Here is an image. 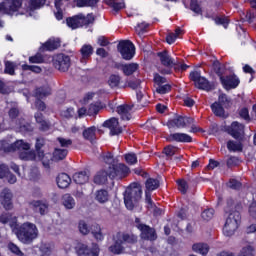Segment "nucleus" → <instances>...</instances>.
Segmentation results:
<instances>
[{
    "label": "nucleus",
    "instance_id": "1",
    "mask_svg": "<svg viewBox=\"0 0 256 256\" xmlns=\"http://www.w3.org/2000/svg\"><path fill=\"white\" fill-rule=\"evenodd\" d=\"M47 0H29L23 8L21 0H11L6 4H0V13L6 15H27L33 17V11L41 9Z\"/></svg>",
    "mask_w": 256,
    "mask_h": 256
},
{
    "label": "nucleus",
    "instance_id": "2",
    "mask_svg": "<svg viewBox=\"0 0 256 256\" xmlns=\"http://www.w3.org/2000/svg\"><path fill=\"white\" fill-rule=\"evenodd\" d=\"M29 149H31V144L23 140H17L12 144H9L7 140L0 141V151H3L4 153L19 151V158L22 161H33L36 159L35 152L30 151Z\"/></svg>",
    "mask_w": 256,
    "mask_h": 256
},
{
    "label": "nucleus",
    "instance_id": "3",
    "mask_svg": "<svg viewBox=\"0 0 256 256\" xmlns=\"http://www.w3.org/2000/svg\"><path fill=\"white\" fill-rule=\"evenodd\" d=\"M129 173V167L125 164H120L117 167H107L106 169L98 172L94 177V183L97 185H103L107 183V177L115 179V177H125Z\"/></svg>",
    "mask_w": 256,
    "mask_h": 256
},
{
    "label": "nucleus",
    "instance_id": "4",
    "mask_svg": "<svg viewBox=\"0 0 256 256\" xmlns=\"http://www.w3.org/2000/svg\"><path fill=\"white\" fill-rule=\"evenodd\" d=\"M14 233L21 243H32L39 237V229L37 228V225L31 222H25L22 225L17 226Z\"/></svg>",
    "mask_w": 256,
    "mask_h": 256
},
{
    "label": "nucleus",
    "instance_id": "5",
    "mask_svg": "<svg viewBox=\"0 0 256 256\" xmlns=\"http://www.w3.org/2000/svg\"><path fill=\"white\" fill-rule=\"evenodd\" d=\"M241 225V214L235 209H226V221L223 227L225 237H233Z\"/></svg>",
    "mask_w": 256,
    "mask_h": 256
},
{
    "label": "nucleus",
    "instance_id": "6",
    "mask_svg": "<svg viewBox=\"0 0 256 256\" xmlns=\"http://www.w3.org/2000/svg\"><path fill=\"white\" fill-rule=\"evenodd\" d=\"M113 241L114 244L109 246L108 251L110 253H113V255H121L123 253L124 243H136L137 242V236L133 234H125L123 232H117L113 235Z\"/></svg>",
    "mask_w": 256,
    "mask_h": 256
},
{
    "label": "nucleus",
    "instance_id": "7",
    "mask_svg": "<svg viewBox=\"0 0 256 256\" xmlns=\"http://www.w3.org/2000/svg\"><path fill=\"white\" fill-rule=\"evenodd\" d=\"M169 129H183L185 127H191L190 133H199L201 128L195 123V119L187 116H176L173 119L169 120L167 123Z\"/></svg>",
    "mask_w": 256,
    "mask_h": 256
},
{
    "label": "nucleus",
    "instance_id": "8",
    "mask_svg": "<svg viewBox=\"0 0 256 256\" xmlns=\"http://www.w3.org/2000/svg\"><path fill=\"white\" fill-rule=\"evenodd\" d=\"M142 195L143 190L141 189V185L137 183L131 184L124 193V203L126 208L129 209V211H132Z\"/></svg>",
    "mask_w": 256,
    "mask_h": 256
},
{
    "label": "nucleus",
    "instance_id": "9",
    "mask_svg": "<svg viewBox=\"0 0 256 256\" xmlns=\"http://www.w3.org/2000/svg\"><path fill=\"white\" fill-rule=\"evenodd\" d=\"M75 253L77 256H99L101 253V248L97 243H92L89 245L83 242H79L75 246Z\"/></svg>",
    "mask_w": 256,
    "mask_h": 256
},
{
    "label": "nucleus",
    "instance_id": "10",
    "mask_svg": "<svg viewBox=\"0 0 256 256\" xmlns=\"http://www.w3.org/2000/svg\"><path fill=\"white\" fill-rule=\"evenodd\" d=\"M94 18L91 14L87 16H83V14H79L72 18H68L66 23L70 29H79V27H83V25H91L93 23Z\"/></svg>",
    "mask_w": 256,
    "mask_h": 256
},
{
    "label": "nucleus",
    "instance_id": "11",
    "mask_svg": "<svg viewBox=\"0 0 256 256\" xmlns=\"http://www.w3.org/2000/svg\"><path fill=\"white\" fill-rule=\"evenodd\" d=\"M190 79L191 81H194L195 87H197V89H202L203 91H211V89L215 87V85L209 82L207 78L201 76V72L199 71L190 73Z\"/></svg>",
    "mask_w": 256,
    "mask_h": 256
},
{
    "label": "nucleus",
    "instance_id": "12",
    "mask_svg": "<svg viewBox=\"0 0 256 256\" xmlns=\"http://www.w3.org/2000/svg\"><path fill=\"white\" fill-rule=\"evenodd\" d=\"M118 51L123 59L129 61L135 56V45L129 40L121 41L118 44Z\"/></svg>",
    "mask_w": 256,
    "mask_h": 256
},
{
    "label": "nucleus",
    "instance_id": "13",
    "mask_svg": "<svg viewBox=\"0 0 256 256\" xmlns=\"http://www.w3.org/2000/svg\"><path fill=\"white\" fill-rule=\"evenodd\" d=\"M135 223L137 229L141 232L140 237L142 239H146L147 241H155V239H157V234L153 228L141 223L139 218H136Z\"/></svg>",
    "mask_w": 256,
    "mask_h": 256
},
{
    "label": "nucleus",
    "instance_id": "14",
    "mask_svg": "<svg viewBox=\"0 0 256 256\" xmlns=\"http://www.w3.org/2000/svg\"><path fill=\"white\" fill-rule=\"evenodd\" d=\"M53 65L55 69L65 73V71H69V67H71V58L65 54H58L53 58Z\"/></svg>",
    "mask_w": 256,
    "mask_h": 256
},
{
    "label": "nucleus",
    "instance_id": "15",
    "mask_svg": "<svg viewBox=\"0 0 256 256\" xmlns=\"http://www.w3.org/2000/svg\"><path fill=\"white\" fill-rule=\"evenodd\" d=\"M0 203L6 211L13 209V192L4 188L0 193Z\"/></svg>",
    "mask_w": 256,
    "mask_h": 256
},
{
    "label": "nucleus",
    "instance_id": "16",
    "mask_svg": "<svg viewBox=\"0 0 256 256\" xmlns=\"http://www.w3.org/2000/svg\"><path fill=\"white\" fill-rule=\"evenodd\" d=\"M145 185H146V191H145L146 203L147 205H152L151 191H155V189H159V180L149 178L146 181Z\"/></svg>",
    "mask_w": 256,
    "mask_h": 256
},
{
    "label": "nucleus",
    "instance_id": "17",
    "mask_svg": "<svg viewBox=\"0 0 256 256\" xmlns=\"http://www.w3.org/2000/svg\"><path fill=\"white\" fill-rule=\"evenodd\" d=\"M220 81L224 87V89H235L239 86V78L235 75L230 76H220Z\"/></svg>",
    "mask_w": 256,
    "mask_h": 256
},
{
    "label": "nucleus",
    "instance_id": "18",
    "mask_svg": "<svg viewBox=\"0 0 256 256\" xmlns=\"http://www.w3.org/2000/svg\"><path fill=\"white\" fill-rule=\"evenodd\" d=\"M103 127L110 130V135H119L123 132V128L119 126V120L117 118H110L103 123Z\"/></svg>",
    "mask_w": 256,
    "mask_h": 256
},
{
    "label": "nucleus",
    "instance_id": "19",
    "mask_svg": "<svg viewBox=\"0 0 256 256\" xmlns=\"http://www.w3.org/2000/svg\"><path fill=\"white\" fill-rule=\"evenodd\" d=\"M158 57L160 59V62L164 65V67H173L175 65H179V60L171 57L169 55V52L164 51V52H159Z\"/></svg>",
    "mask_w": 256,
    "mask_h": 256
},
{
    "label": "nucleus",
    "instance_id": "20",
    "mask_svg": "<svg viewBox=\"0 0 256 256\" xmlns=\"http://www.w3.org/2000/svg\"><path fill=\"white\" fill-rule=\"evenodd\" d=\"M0 223L2 225H9L11 227L13 233H15V230L17 229V217L11 215V213H2L0 215Z\"/></svg>",
    "mask_w": 256,
    "mask_h": 256
},
{
    "label": "nucleus",
    "instance_id": "21",
    "mask_svg": "<svg viewBox=\"0 0 256 256\" xmlns=\"http://www.w3.org/2000/svg\"><path fill=\"white\" fill-rule=\"evenodd\" d=\"M43 139H37L36 140V151H38L37 158L42 161L44 167H49V161H51V154H45L39 149L43 147Z\"/></svg>",
    "mask_w": 256,
    "mask_h": 256
},
{
    "label": "nucleus",
    "instance_id": "22",
    "mask_svg": "<svg viewBox=\"0 0 256 256\" xmlns=\"http://www.w3.org/2000/svg\"><path fill=\"white\" fill-rule=\"evenodd\" d=\"M244 129L245 127L243 126V124H239L238 122H233L231 126L226 129V131L229 133V135L234 137V139H239V137L243 135Z\"/></svg>",
    "mask_w": 256,
    "mask_h": 256
},
{
    "label": "nucleus",
    "instance_id": "23",
    "mask_svg": "<svg viewBox=\"0 0 256 256\" xmlns=\"http://www.w3.org/2000/svg\"><path fill=\"white\" fill-rule=\"evenodd\" d=\"M30 205L33 209L39 211L40 215H47L49 213V203L45 200H33Z\"/></svg>",
    "mask_w": 256,
    "mask_h": 256
},
{
    "label": "nucleus",
    "instance_id": "24",
    "mask_svg": "<svg viewBox=\"0 0 256 256\" xmlns=\"http://www.w3.org/2000/svg\"><path fill=\"white\" fill-rule=\"evenodd\" d=\"M61 204L67 211H71L74 207H76L77 202L75 201V198L71 196V194H64L61 198Z\"/></svg>",
    "mask_w": 256,
    "mask_h": 256
},
{
    "label": "nucleus",
    "instance_id": "25",
    "mask_svg": "<svg viewBox=\"0 0 256 256\" xmlns=\"http://www.w3.org/2000/svg\"><path fill=\"white\" fill-rule=\"evenodd\" d=\"M56 183L60 189H67L71 185V177L65 173H61L56 178Z\"/></svg>",
    "mask_w": 256,
    "mask_h": 256
},
{
    "label": "nucleus",
    "instance_id": "26",
    "mask_svg": "<svg viewBox=\"0 0 256 256\" xmlns=\"http://www.w3.org/2000/svg\"><path fill=\"white\" fill-rule=\"evenodd\" d=\"M170 141H177L178 143H191L192 138L185 133H173L169 136Z\"/></svg>",
    "mask_w": 256,
    "mask_h": 256
},
{
    "label": "nucleus",
    "instance_id": "27",
    "mask_svg": "<svg viewBox=\"0 0 256 256\" xmlns=\"http://www.w3.org/2000/svg\"><path fill=\"white\" fill-rule=\"evenodd\" d=\"M58 47H61V41L59 38H51L45 44H43L42 50L55 51V49H58Z\"/></svg>",
    "mask_w": 256,
    "mask_h": 256
},
{
    "label": "nucleus",
    "instance_id": "28",
    "mask_svg": "<svg viewBox=\"0 0 256 256\" xmlns=\"http://www.w3.org/2000/svg\"><path fill=\"white\" fill-rule=\"evenodd\" d=\"M117 113L123 121H129V119H131V106L120 105L117 107Z\"/></svg>",
    "mask_w": 256,
    "mask_h": 256
},
{
    "label": "nucleus",
    "instance_id": "29",
    "mask_svg": "<svg viewBox=\"0 0 256 256\" xmlns=\"http://www.w3.org/2000/svg\"><path fill=\"white\" fill-rule=\"evenodd\" d=\"M121 71L124 73V75H133V73H136L139 69V64L137 63H129V64H122L120 67Z\"/></svg>",
    "mask_w": 256,
    "mask_h": 256
},
{
    "label": "nucleus",
    "instance_id": "30",
    "mask_svg": "<svg viewBox=\"0 0 256 256\" xmlns=\"http://www.w3.org/2000/svg\"><path fill=\"white\" fill-rule=\"evenodd\" d=\"M73 180L78 184V185H83L89 181V172L87 171H81V172H76L73 175Z\"/></svg>",
    "mask_w": 256,
    "mask_h": 256
},
{
    "label": "nucleus",
    "instance_id": "31",
    "mask_svg": "<svg viewBox=\"0 0 256 256\" xmlns=\"http://www.w3.org/2000/svg\"><path fill=\"white\" fill-rule=\"evenodd\" d=\"M192 251H194V253H199L200 255H207V253H209V245L205 243H195L192 246Z\"/></svg>",
    "mask_w": 256,
    "mask_h": 256
},
{
    "label": "nucleus",
    "instance_id": "32",
    "mask_svg": "<svg viewBox=\"0 0 256 256\" xmlns=\"http://www.w3.org/2000/svg\"><path fill=\"white\" fill-rule=\"evenodd\" d=\"M95 199L98 203H107L109 201V192L107 190H98L95 193Z\"/></svg>",
    "mask_w": 256,
    "mask_h": 256
},
{
    "label": "nucleus",
    "instance_id": "33",
    "mask_svg": "<svg viewBox=\"0 0 256 256\" xmlns=\"http://www.w3.org/2000/svg\"><path fill=\"white\" fill-rule=\"evenodd\" d=\"M97 131V128L95 127H89L83 131V137L86 139V141H90V143H93L95 141V133Z\"/></svg>",
    "mask_w": 256,
    "mask_h": 256
},
{
    "label": "nucleus",
    "instance_id": "34",
    "mask_svg": "<svg viewBox=\"0 0 256 256\" xmlns=\"http://www.w3.org/2000/svg\"><path fill=\"white\" fill-rule=\"evenodd\" d=\"M108 85L111 87V89H117V87H120L121 85V76L117 74L110 75L108 79Z\"/></svg>",
    "mask_w": 256,
    "mask_h": 256
},
{
    "label": "nucleus",
    "instance_id": "35",
    "mask_svg": "<svg viewBox=\"0 0 256 256\" xmlns=\"http://www.w3.org/2000/svg\"><path fill=\"white\" fill-rule=\"evenodd\" d=\"M67 153H69V151L66 148H56L54 150L53 157L55 161H62V159L67 157Z\"/></svg>",
    "mask_w": 256,
    "mask_h": 256
},
{
    "label": "nucleus",
    "instance_id": "36",
    "mask_svg": "<svg viewBox=\"0 0 256 256\" xmlns=\"http://www.w3.org/2000/svg\"><path fill=\"white\" fill-rule=\"evenodd\" d=\"M238 256H255V248L251 244L242 247Z\"/></svg>",
    "mask_w": 256,
    "mask_h": 256
},
{
    "label": "nucleus",
    "instance_id": "37",
    "mask_svg": "<svg viewBox=\"0 0 256 256\" xmlns=\"http://www.w3.org/2000/svg\"><path fill=\"white\" fill-rule=\"evenodd\" d=\"M81 55H82V63H84L85 59H89V57H91V55H93V46L84 45L81 48Z\"/></svg>",
    "mask_w": 256,
    "mask_h": 256
},
{
    "label": "nucleus",
    "instance_id": "38",
    "mask_svg": "<svg viewBox=\"0 0 256 256\" xmlns=\"http://www.w3.org/2000/svg\"><path fill=\"white\" fill-rule=\"evenodd\" d=\"M183 35V30H181V28H176L175 33H170L167 37H166V41L169 45H173V43H175V41H177V38Z\"/></svg>",
    "mask_w": 256,
    "mask_h": 256
},
{
    "label": "nucleus",
    "instance_id": "39",
    "mask_svg": "<svg viewBox=\"0 0 256 256\" xmlns=\"http://www.w3.org/2000/svg\"><path fill=\"white\" fill-rule=\"evenodd\" d=\"M67 1L69 0H55V7L57 9L55 17L58 21H61V19H63V11L61 10V7H63L64 3Z\"/></svg>",
    "mask_w": 256,
    "mask_h": 256
},
{
    "label": "nucleus",
    "instance_id": "40",
    "mask_svg": "<svg viewBox=\"0 0 256 256\" xmlns=\"http://www.w3.org/2000/svg\"><path fill=\"white\" fill-rule=\"evenodd\" d=\"M49 95H51V88L49 86L36 89V97L38 99H43V97H47Z\"/></svg>",
    "mask_w": 256,
    "mask_h": 256
},
{
    "label": "nucleus",
    "instance_id": "41",
    "mask_svg": "<svg viewBox=\"0 0 256 256\" xmlns=\"http://www.w3.org/2000/svg\"><path fill=\"white\" fill-rule=\"evenodd\" d=\"M39 251L42 256H49L51 253H53V246L49 243H42L40 245Z\"/></svg>",
    "mask_w": 256,
    "mask_h": 256
},
{
    "label": "nucleus",
    "instance_id": "42",
    "mask_svg": "<svg viewBox=\"0 0 256 256\" xmlns=\"http://www.w3.org/2000/svg\"><path fill=\"white\" fill-rule=\"evenodd\" d=\"M223 104H219V102H215L211 105V109L214 114H216L218 117H223L225 115V110L223 109Z\"/></svg>",
    "mask_w": 256,
    "mask_h": 256
},
{
    "label": "nucleus",
    "instance_id": "43",
    "mask_svg": "<svg viewBox=\"0 0 256 256\" xmlns=\"http://www.w3.org/2000/svg\"><path fill=\"white\" fill-rule=\"evenodd\" d=\"M103 161L107 163V165H109L108 167H119L120 164H117V161L115 160V158H113V155L111 153H107L106 155L103 156Z\"/></svg>",
    "mask_w": 256,
    "mask_h": 256
},
{
    "label": "nucleus",
    "instance_id": "44",
    "mask_svg": "<svg viewBox=\"0 0 256 256\" xmlns=\"http://www.w3.org/2000/svg\"><path fill=\"white\" fill-rule=\"evenodd\" d=\"M227 148L230 151H233L234 153H237L239 151H243V145L240 142H235V141H229L227 143Z\"/></svg>",
    "mask_w": 256,
    "mask_h": 256
},
{
    "label": "nucleus",
    "instance_id": "45",
    "mask_svg": "<svg viewBox=\"0 0 256 256\" xmlns=\"http://www.w3.org/2000/svg\"><path fill=\"white\" fill-rule=\"evenodd\" d=\"M92 235L97 241H103V239H105V236H103V232H101V226L99 225H94L92 227Z\"/></svg>",
    "mask_w": 256,
    "mask_h": 256
},
{
    "label": "nucleus",
    "instance_id": "46",
    "mask_svg": "<svg viewBox=\"0 0 256 256\" xmlns=\"http://www.w3.org/2000/svg\"><path fill=\"white\" fill-rule=\"evenodd\" d=\"M21 133H25L27 131H31V124L26 123L25 120H19L15 126Z\"/></svg>",
    "mask_w": 256,
    "mask_h": 256
},
{
    "label": "nucleus",
    "instance_id": "47",
    "mask_svg": "<svg viewBox=\"0 0 256 256\" xmlns=\"http://www.w3.org/2000/svg\"><path fill=\"white\" fill-rule=\"evenodd\" d=\"M96 0H74L76 7H95Z\"/></svg>",
    "mask_w": 256,
    "mask_h": 256
},
{
    "label": "nucleus",
    "instance_id": "48",
    "mask_svg": "<svg viewBox=\"0 0 256 256\" xmlns=\"http://www.w3.org/2000/svg\"><path fill=\"white\" fill-rule=\"evenodd\" d=\"M35 119H36L37 123H40L41 129L43 131H47V129H49V122H47L43 119V114H41V113L35 114Z\"/></svg>",
    "mask_w": 256,
    "mask_h": 256
},
{
    "label": "nucleus",
    "instance_id": "49",
    "mask_svg": "<svg viewBox=\"0 0 256 256\" xmlns=\"http://www.w3.org/2000/svg\"><path fill=\"white\" fill-rule=\"evenodd\" d=\"M215 216V210H213V209H206V210H204L203 212H202V215H201V217H202V219L204 220V221H211V219L213 218Z\"/></svg>",
    "mask_w": 256,
    "mask_h": 256
},
{
    "label": "nucleus",
    "instance_id": "50",
    "mask_svg": "<svg viewBox=\"0 0 256 256\" xmlns=\"http://www.w3.org/2000/svg\"><path fill=\"white\" fill-rule=\"evenodd\" d=\"M57 141H58V145H60V147H63L64 149H67V147H70V145H73V141L71 139L59 137L57 138Z\"/></svg>",
    "mask_w": 256,
    "mask_h": 256
},
{
    "label": "nucleus",
    "instance_id": "51",
    "mask_svg": "<svg viewBox=\"0 0 256 256\" xmlns=\"http://www.w3.org/2000/svg\"><path fill=\"white\" fill-rule=\"evenodd\" d=\"M156 91L160 95H165V93H169V91H171V85H169V84H160L159 86H157Z\"/></svg>",
    "mask_w": 256,
    "mask_h": 256
},
{
    "label": "nucleus",
    "instance_id": "52",
    "mask_svg": "<svg viewBox=\"0 0 256 256\" xmlns=\"http://www.w3.org/2000/svg\"><path fill=\"white\" fill-rule=\"evenodd\" d=\"M60 115L64 119H71L75 115V110L73 108H66L60 112Z\"/></svg>",
    "mask_w": 256,
    "mask_h": 256
},
{
    "label": "nucleus",
    "instance_id": "53",
    "mask_svg": "<svg viewBox=\"0 0 256 256\" xmlns=\"http://www.w3.org/2000/svg\"><path fill=\"white\" fill-rule=\"evenodd\" d=\"M190 9L194 13H197V15H201V13H202L201 6L197 2V0H191V2H190Z\"/></svg>",
    "mask_w": 256,
    "mask_h": 256
},
{
    "label": "nucleus",
    "instance_id": "54",
    "mask_svg": "<svg viewBox=\"0 0 256 256\" xmlns=\"http://www.w3.org/2000/svg\"><path fill=\"white\" fill-rule=\"evenodd\" d=\"M8 249H9V251H11V253H14V255H18V256H24L25 255V254H23L21 249L18 248L17 245H15L11 242L8 244Z\"/></svg>",
    "mask_w": 256,
    "mask_h": 256
},
{
    "label": "nucleus",
    "instance_id": "55",
    "mask_svg": "<svg viewBox=\"0 0 256 256\" xmlns=\"http://www.w3.org/2000/svg\"><path fill=\"white\" fill-rule=\"evenodd\" d=\"M23 71H32V73H41V67L35 65H22Z\"/></svg>",
    "mask_w": 256,
    "mask_h": 256
},
{
    "label": "nucleus",
    "instance_id": "56",
    "mask_svg": "<svg viewBox=\"0 0 256 256\" xmlns=\"http://www.w3.org/2000/svg\"><path fill=\"white\" fill-rule=\"evenodd\" d=\"M147 27H149V24L145 22L139 23L136 26V33L141 37V35L147 31Z\"/></svg>",
    "mask_w": 256,
    "mask_h": 256
},
{
    "label": "nucleus",
    "instance_id": "57",
    "mask_svg": "<svg viewBox=\"0 0 256 256\" xmlns=\"http://www.w3.org/2000/svg\"><path fill=\"white\" fill-rule=\"evenodd\" d=\"M125 161L128 165H135V163H137V155L134 153H128L125 155Z\"/></svg>",
    "mask_w": 256,
    "mask_h": 256
},
{
    "label": "nucleus",
    "instance_id": "58",
    "mask_svg": "<svg viewBox=\"0 0 256 256\" xmlns=\"http://www.w3.org/2000/svg\"><path fill=\"white\" fill-rule=\"evenodd\" d=\"M5 73H8V75H15V63L10 61L6 62Z\"/></svg>",
    "mask_w": 256,
    "mask_h": 256
},
{
    "label": "nucleus",
    "instance_id": "59",
    "mask_svg": "<svg viewBox=\"0 0 256 256\" xmlns=\"http://www.w3.org/2000/svg\"><path fill=\"white\" fill-rule=\"evenodd\" d=\"M177 151H179V149H177L175 146H167L164 148V153L167 155V157H173Z\"/></svg>",
    "mask_w": 256,
    "mask_h": 256
},
{
    "label": "nucleus",
    "instance_id": "60",
    "mask_svg": "<svg viewBox=\"0 0 256 256\" xmlns=\"http://www.w3.org/2000/svg\"><path fill=\"white\" fill-rule=\"evenodd\" d=\"M127 83L131 89H136L137 91L141 89V80H129Z\"/></svg>",
    "mask_w": 256,
    "mask_h": 256
},
{
    "label": "nucleus",
    "instance_id": "61",
    "mask_svg": "<svg viewBox=\"0 0 256 256\" xmlns=\"http://www.w3.org/2000/svg\"><path fill=\"white\" fill-rule=\"evenodd\" d=\"M78 227L82 235H87L89 233V226L87 225V223H85V221H80Z\"/></svg>",
    "mask_w": 256,
    "mask_h": 256
},
{
    "label": "nucleus",
    "instance_id": "62",
    "mask_svg": "<svg viewBox=\"0 0 256 256\" xmlns=\"http://www.w3.org/2000/svg\"><path fill=\"white\" fill-rule=\"evenodd\" d=\"M239 163H241V160L238 157H235V156H231L227 160L228 167H235V166L239 165Z\"/></svg>",
    "mask_w": 256,
    "mask_h": 256
},
{
    "label": "nucleus",
    "instance_id": "63",
    "mask_svg": "<svg viewBox=\"0 0 256 256\" xmlns=\"http://www.w3.org/2000/svg\"><path fill=\"white\" fill-rule=\"evenodd\" d=\"M30 63H43V55L41 54H36L35 56H31L29 58Z\"/></svg>",
    "mask_w": 256,
    "mask_h": 256
},
{
    "label": "nucleus",
    "instance_id": "64",
    "mask_svg": "<svg viewBox=\"0 0 256 256\" xmlns=\"http://www.w3.org/2000/svg\"><path fill=\"white\" fill-rule=\"evenodd\" d=\"M249 214L252 219H256V201L251 203L249 207Z\"/></svg>",
    "mask_w": 256,
    "mask_h": 256
}]
</instances>
